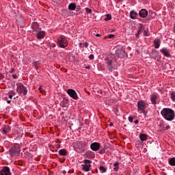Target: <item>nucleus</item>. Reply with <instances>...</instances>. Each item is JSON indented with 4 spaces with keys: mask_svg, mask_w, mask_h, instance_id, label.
I'll return each mask as SVG.
<instances>
[{
    "mask_svg": "<svg viewBox=\"0 0 175 175\" xmlns=\"http://www.w3.org/2000/svg\"><path fill=\"white\" fill-rule=\"evenodd\" d=\"M111 18V15L107 14L105 15V18H104L105 21H109Z\"/></svg>",
    "mask_w": 175,
    "mask_h": 175,
    "instance_id": "obj_30",
    "label": "nucleus"
},
{
    "mask_svg": "<svg viewBox=\"0 0 175 175\" xmlns=\"http://www.w3.org/2000/svg\"><path fill=\"white\" fill-rule=\"evenodd\" d=\"M114 36H116L114 34H109L108 36V37L105 36V39H113V38H114Z\"/></svg>",
    "mask_w": 175,
    "mask_h": 175,
    "instance_id": "obj_35",
    "label": "nucleus"
},
{
    "mask_svg": "<svg viewBox=\"0 0 175 175\" xmlns=\"http://www.w3.org/2000/svg\"><path fill=\"white\" fill-rule=\"evenodd\" d=\"M12 77H13V79H18V76H17V75H12Z\"/></svg>",
    "mask_w": 175,
    "mask_h": 175,
    "instance_id": "obj_43",
    "label": "nucleus"
},
{
    "mask_svg": "<svg viewBox=\"0 0 175 175\" xmlns=\"http://www.w3.org/2000/svg\"><path fill=\"white\" fill-rule=\"evenodd\" d=\"M83 46L84 47H85V49H87V47H88V46H90V44L87 42L83 43Z\"/></svg>",
    "mask_w": 175,
    "mask_h": 175,
    "instance_id": "obj_37",
    "label": "nucleus"
},
{
    "mask_svg": "<svg viewBox=\"0 0 175 175\" xmlns=\"http://www.w3.org/2000/svg\"><path fill=\"white\" fill-rule=\"evenodd\" d=\"M99 170H100V172H102L103 173H106V172H107V168L105 167V166L101 165L99 167Z\"/></svg>",
    "mask_w": 175,
    "mask_h": 175,
    "instance_id": "obj_28",
    "label": "nucleus"
},
{
    "mask_svg": "<svg viewBox=\"0 0 175 175\" xmlns=\"http://www.w3.org/2000/svg\"><path fill=\"white\" fill-rule=\"evenodd\" d=\"M139 139L141 142H146L148 137H147V134L141 133L139 134Z\"/></svg>",
    "mask_w": 175,
    "mask_h": 175,
    "instance_id": "obj_23",
    "label": "nucleus"
},
{
    "mask_svg": "<svg viewBox=\"0 0 175 175\" xmlns=\"http://www.w3.org/2000/svg\"><path fill=\"white\" fill-rule=\"evenodd\" d=\"M0 175H12V172H10V168H9L8 166L3 167L1 171H0Z\"/></svg>",
    "mask_w": 175,
    "mask_h": 175,
    "instance_id": "obj_13",
    "label": "nucleus"
},
{
    "mask_svg": "<svg viewBox=\"0 0 175 175\" xmlns=\"http://www.w3.org/2000/svg\"><path fill=\"white\" fill-rule=\"evenodd\" d=\"M51 47H53V49H54L55 47V43H52V44H51Z\"/></svg>",
    "mask_w": 175,
    "mask_h": 175,
    "instance_id": "obj_42",
    "label": "nucleus"
},
{
    "mask_svg": "<svg viewBox=\"0 0 175 175\" xmlns=\"http://www.w3.org/2000/svg\"><path fill=\"white\" fill-rule=\"evenodd\" d=\"M137 107H138V111H142V113H146V109L147 108V106L146 105V103H144V100H139L137 102Z\"/></svg>",
    "mask_w": 175,
    "mask_h": 175,
    "instance_id": "obj_6",
    "label": "nucleus"
},
{
    "mask_svg": "<svg viewBox=\"0 0 175 175\" xmlns=\"http://www.w3.org/2000/svg\"><path fill=\"white\" fill-rule=\"evenodd\" d=\"M144 36H148V33L147 32V31L146 30L144 31Z\"/></svg>",
    "mask_w": 175,
    "mask_h": 175,
    "instance_id": "obj_41",
    "label": "nucleus"
},
{
    "mask_svg": "<svg viewBox=\"0 0 175 175\" xmlns=\"http://www.w3.org/2000/svg\"><path fill=\"white\" fill-rule=\"evenodd\" d=\"M89 58L90 59H94V58H95V56L93 54H91V55H89Z\"/></svg>",
    "mask_w": 175,
    "mask_h": 175,
    "instance_id": "obj_39",
    "label": "nucleus"
},
{
    "mask_svg": "<svg viewBox=\"0 0 175 175\" xmlns=\"http://www.w3.org/2000/svg\"><path fill=\"white\" fill-rule=\"evenodd\" d=\"M69 10H76V3H71L68 5Z\"/></svg>",
    "mask_w": 175,
    "mask_h": 175,
    "instance_id": "obj_25",
    "label": "nucleus"
},
{
    "mask_svg": "<svg viewBox=\"0 0 175 175\" xmlns=\"http://www.w3.org/2000/svg\"><path fill=\"white\" fill-rule=\"evenodd\" d=\"M21 152V148L20 146V144H15L9 150L10 155H11V157L12 158H14V157H20Z\"/></svg>",
    "mask_w": 175,
    "mask_h": 175,
    "instance_id": "obj_2",
    "label": "nucleus"
},
{
    "mask_svg": "<svg viewBox=\"0 0 175 175\" xmlns=\"http://www.w3.org/2000/svg\"><path fill=\"white\" fill-rule=\"evenodd\" d=\"M85 12H86V13L88 14H92V10H91V9H90V8H85Z\"/></svg>",
    "mask_w": 175,
    "mask_h": 175,
    "instance_id": "obj_31",
    "label": "nucleus"
},
{
    "mask_svg": "<svg viewBox=\"0 0 175 175\" xmlns=\"http://www.w3.org/2000/svg\"><path fill=\"white\" fill-rule=\"evenodd\" d=\"M8 98H9L10 99H12V98H13V96H12V94H9Z\"/></svg>",
    "mask_w": 175,
    "mask_h": 175,
    "instance_id": "obj_48",
    "label": "nucleus"
},
{
    "mask_svg": "<svg viewBox=\"0 0 175 175\" xmlns=\"http://www.w3.org/2000/svg\"><path fill=\"white\" fill-rule=\"evenodd\" d=\"M109 102H110V101H106V103H109Z\"/></svg>",
    "mask_w": 175,
    "mask_h": 175,
    "instance_id": "obj_56",
    "label": "nucleus"
},
{
    "mask_svg": "<svg viewBox=\"0 0 175 175\" xmlns=\"http://www.w3.org/2000/svg\"><path fill=\"white\" fill-rule=\"evenodd\" d=\"M96 36H97V38H99V37H100V34L96 33Z\"/></svg>",
    "mask_w": 175,
    "mask_h": 175,
    "instance_id": "obj_49",
    "label": "nucleus"
},
{
    "mask_svg": "<svg viewBox=\"0 0 175 175\" xmlns=\"http://www.w3.org/2000/svg\"><path fill=\"white\" fill-rule=\"evenodd\" d=\"M57 44L61 49H65V47H68V40L65 38L59 37L57 38Z\"/></svg>",
    "mask_w": 175,
    "mask_h": 175,
    "instance_id": "obj_4",
    "label": "nucleus"
},
{
    "mask_svg": "<svg viewBox=\"0 0 175 175\" xmlns=\"http://www.w3.org/2000/svg\"><path fill=\"white\" fill-rule=\"evenodd\" d=\"M168 163L169 165H170V166H175V157L170 159L168 161Z\"/></svg>",
    "mask_w": 175,
    "mask_h": 175,
    "instance_id": "obj_26",
    "label": "nucleus"
},
{
    "mask_svg": "<svg viewBox=\"0 0 175 175\" xmlns=\"http://www.w3.org/2000/svg\"><path fill=\"white\" fill-rule=\"evenodd\" d=\"M90 148L92 151H98L100 148V144L98 142H94L90 145Z\"/></svg>",
    "mask_w": 175,
    "mask_h": 175,
    "instance_id": "obj_17",
    "label": "nucleus"
},
{
    "mask_svg": "<svg viewBox=\"0 0 175 175\" xmlns=\"http://www.w3.org/2000/svg\"><path fill=\"white\" fill-rule=\"evenodd\" d=\"M14 72V68H12L10 70V73H13Z\"/></svg>",
    "mask_w": 175,
    "mask_h": 175,
    "instance_id": "obj_45",
    "label": "nucleus"
},
{
    "mask_svg": "<svg viewBox=\"0 0 175 175\" xmlns=\"http://www.w3.org/2000/svg\"><path fill=\"white\" fill-rule=\"evenodd\" d=\"M159 100V94L158 93H153L150 95V102L152 105H157Z\"/></svg>",
    "mask_w": 175,
    "mask_h": 175,
    "instance_id": "obj_10",
    "label": "nucleus"
},
{
    "mask_svg": "<svg viewBox=\"0 0 175 175\" xmlns=\"http://www.w3.org/2000/svg\"><path fill=\"white\" fill-rule=\"evenodd\" d=\"M76 146L79 150H82V151H85V148L88 147V142L78 141L76 142Z\"/></svg>",
    "mask_w": 175,
    "mask_h": 175,
    "instance_id": "obj_7",
    "label": "nucleus"
},
{
    "mask_svg": "<svg viewBox=\"0 0 175 175\" xmlns=\"http://www.w3.org/2000/svg\"><path fill=\"white\" fill-rule=\"evenodd\" d=\"M116 57H118V58H124L125 57L126 53L125 51L124 50V48H119L116 49V51L115 53Z\"/></svg>",
    "mask_w": 175,
    "mask_h": 175,
    "instance_id": "obj_9",
    "label": "nucleus"
},
{
    "mask_svg": "<svg viewBox=\"0 0 175 175\" xmlns=\"http://www.w3.org/2000/svg\"><path fill=\"white\" fill-rule=\"evenodd\" d=\"M130 18L132 20H136L137 18V12L135 10H131L129 15Z\"/></svg>",
    "mask_w": 175,
    "mask_h": 175,
    "instance_id": "obj_19",
    "label": "nucleus"
},
{
    "mask_svg": "<svg viewBox=\"0 0 175 175\" xmlns=\"http://www.w3.org/2000/svg\"><path fill=\"white\" fill-rule=\"evenodd\" d=\"M90 68H91V67H90V66H86V67H85V69H90Z\"/></svg>",
    "mask_w": 175,
    "mask_h": 175,
    "instance_id": "obj_51",
    "label": "nucleus"
},
{
    "mask_svg": "<svg viewBox=\"0 0 175 175\" xmlns=\"http://www.w3.org/2000/svg\"><path fill=\"white\" fill-rule=\"evenodd\" d=\"M83 162L85 164L81 165L82 170H83V172H90L91 168V163H92V161H91V160L85 159Z\"/></svg>",
    "mask_w": 175,
    "mask_h": 175,
    "instance_id": "obj_5",
    "label": "nucleus"
},
{
    "mask_svg": "<svg viewBox=\"0 0 175 175\" xmlns=\"http://www.w3.org/2000/svg\"><path fill=\"white\" fill-rule=\"evenodd\" d=\"M66 102H68V100H63L61 102V104L62 105V107H66V105H65V103H66Z\"/></svg>",
    "mask_w": 175,
    "mask_h": 175,
    "instance_id": "obj_33",
    "label": "nucleus"
},
{
    "mask_svg": "<svg viewBox=\"0 0 175 175\" xmlns=\"http://www.w3.org/2000/svg\"><path fill=\"white\" fill-rule=\"evenodd\" d=\"M174 33H175V29H174Z\"/></svg>",
    "mask_w": 175,
    "mask_h": 175,
    "instance_id": "obj_58",
    "label": "nucleus"
},
{
    "mask_svg": "<svg viewBox=\"0 0 175 175\" xmlns=\"http://www.w3.org/2000/svg\"><path fill=\"white\" fill-rule=\"evenodd\" d=\"M10 102H11V100H8V101H7V103H8V104H9V103H10Z\"/></svg>",
    "mask_w": 175,
    "mask_h": 175,
    "instance_id": "obj_53",
    "label": "nucleus"
},
{
    "mask_svg": "<svg viewBox=\"0 0 175 175\" xmlns=\"http://www.w3.org/2000/svg\"><path fill=\"white\" fill-rule=\"evenodd\" d=\"M2 132L3 135H8V132H10V126L5 125L3 128H2Z\"/></svg>",
    "mask_w": 175,
    "mask_h": 175,
    "instance_id": "obj_21",
    "label": "nucleus"
},
{
    "mask_svg": "<svg viewBox=\"0 0 175 175\" xmlns=\"http://www.w3.org/2000/svg\"><path fill=\"white\" fill-rule=\"evenodd\" d=\"M120 163L118 161H116L114 164H113V170L115 172H118V169H120Z\"/></svg>",
    "mask_w": 175,
    "mask_h": 175,
    "instance_id": "obj_24",
    "label": "nucleus"
},
{
    "mask_svg": "<svg viewBox=\"0 0 175 175\" xmlns=\"http://www.w3.org/2000/svg\"><path fill=\"white\" fill-rule=\"evenodd\" d=\"M150 57L152 59H157V58H161V55H159V51L157 50H152V52L149 54Z\"/></svg>",
    "mask_w": 175,
    "mask_h": 175,
    "instance_id": "obj_12",
    "label": "nucleus"
},
{
    "mask_svg": "<svg viewBox=\"0 0 175 175\" xmlns=\"http://www.w3.org/2000/svg\"><path fill=\"white\" fill-rule=\"evenodd\" d=\"M161 114L166 121H174L175 118V111L171 108H163L161 111Z\"/></svg>",
    "mask_w": 175,
    "mask_h": 175,
    "instance_id": "obj_1",
    "label": "nucleus"
},
{
    "mask_svg": "<svg viewBox=\"0 0 175 175\" xmlns=\"http://www.w3.org/2000/svg\"><path fill=\"white\" fill-rule=\"evenodd\" d=\"M3 79H5V75H3L2 73H0V80H2Z\"/></svg>",
    "mask_w": 175,
    "mask_h": 175,
    "instance_id": "obj_40",
    "label": "nucleus"
},
{
    "mask_svg": "<svg viewBox=\"0 0 175 175\" xmlns=\"http://www.w3.org/2000/svg\"><path fill=\"white\" fill-rule=\"evenodd\" d=\"M119 2H121V1H122V0H118Z\"/></svg>",
    "mask_w": 175,
    "mask_h": 175,
    "instance_id": "obj_55",
    "label": "nucleus"
},
{
    "mask_svg": "<svg viewBox=\"0 0 175 175\" xmlns=\"http://www.w3.org/2000/svg\"><path fill=\"white\" fill-rule=\"evenodd\" d=\"M8 95H16V92H14V90H11L8 92Z\"/></svg>",
    "mask_w": 175,
    "mask_h": 175,
    "instance_id": "obj_36",
    "label": "nucleus"
},
{
    "mask_svg": "<svg viewBox=\"0 0 175 175\" xmlns=\"http://www.w3.org/2000/svg\"><path fill=\"white\" fill-rule=\"evenodd\" d=\"M160 52L164 55V57H167V58H170V57H172V55L170 54V50H169L166 47L160 49Z\"/></svg>",
    "mask_w": 175,
    "mask_h": 175,
    "instance_id": "obj_11",
    "label": "nucleus"
},
{
    "mask_svg": "<svg viewBox=\"0 0 175 175\" xmlns=\"http://www.w3.org/2000/svg\"><path fill=\"white\" fill-rule=\"evenodd\" d=\"M35 69H36V70H38V69H39V65H40V62L38 61L34 62L32 63Z\"/></svg>",
    "mask_w": 175,
    "mask_h": 175,
    "instance_id": "obj_27",
    "label": "nucleus"
},
{
    "mask_svg": "<svg viewBox=\"0 0 175 175\" xmlns=\"http://www.w3.org/2000/svg\"><path fill=\"white\" fill-rule=\"evenodd\" d=\"M105 151H106V148H103L101 150H99L98 154H105Z\"/></svg>",
    "mask_w": 175,
    "mask_h": 175,
    "instance_id": "obj_32",
    "label": "nucleus"
},
{
    "mask_svg": "<svg viewBox=\"0 0 175 175\" xmlns=\"http://www.w3.org/2000/svg\"><path fill=\"white\" fill-rule=\"evenodd\" d=\"M83 44L81 43V42H79V47H81V45H82Z\"/></svg>",
    "mask_w": 175,
    "mask_h": 175,
    "instance_id": "obj_52",
    "label": "nucleus"
},
{
    "mask_svg": "<svg viewBox=\"0 0 175 175\" xmlns=\"http://www.w3.org/2000/svg\"><path fill=\"white\" fill-rule=\"evenodd\" d=\"M129 122H133V116H129Z\"/></svg>",
    "mask_w": 175,
    "mask_h": 175,
    "instance_id": "obj_38",
    "label": "nucleus"
},
{
    "mask_svg": "<svg viewBox=\"0 0 175 175\" xmlns=\"http://www.w3.org/2000/svg\"><path fill=\"white\" fill-rule=\"evenodd\" d=\"M31 29L33 30V33H36V32H39L41 28L39 27V23L37 22H33L31 25Z\"/></svg>",
    "mask_w": 175,
    "mask_h": 175,
    "instance_id": "obj_15",
    "label": "nucleus"
},
{
    "mask_svg": "<svg viewBox=\"0 0 175 175\" xmlns=\"http://www.w3.org/2000/svg\"><path fill=\"white\" fill-rule=\"evenodd\" d=\"M142 29H143V27L142 26L140 28H139L137 33L136 34V38H137L140 35V33L142 32Z\"/></svg>",
    "mask_w": 175,
    "mask_h": 175,
    "instance_id": "obj_34",
    "label": "nucleus"
},
{
    "mask_svg": "<svg viewBox=\"0 0 175 175\" xmlns=\"http://www.w3.org/2000/svg\"><path fill=\"white\" fill-rule=\"evenodd\" d=\"M5 100H8V98H5Z\"/></svg>",
    "mask_w": 175,
    "mask_h": 175,
    "instance_id": "obj_57",
    "label": "nucleus"
},
{
    "mask_svg": "<svg viewBox=\"0 0 175 175\" xmlns=\"http://www.w3.org/2000/svg\"><path fill=\"white\" fill-rule=\"evenodd\" d=\"M139 16L142 18H146L148 16V11L146 9H142L139 12Z\"/></svg>",
    "mask_w": 175,
    "mask_h": 175,
    "instance_id": "obj_18",
    "label": "nucleus"
},
{
    "mask_svg": "<svg viewBox=\"0 0 175 175\" xmlns=\"http://www.w3.org/2000/svg\"><path fill=\"white\" fill-rule=\"evenodd\" d=\"M109 126H113V123H110V124H109Z\"/></svg>",
    "mask_w": 175,
    "mask_h": 175,
    "instance_id": "obj_54",
    "label": "nucleus"
},
{
    "mask_svg": "<svg viewBox=\"0 0 175 175\" xmlns=\"http://www.w3.org/2000/svg\"><path fill=\"white\" fill-rule=\"evenodd\" d=\"M16 92H18L19 96L23 95L24 96H25V95L28 94V89H27V87H25L24 84L21 83L18 85L16 88Z\"/></svg>",
    "mask_w": 175,
    "mask_h": 175,
    "instance_id": "obj_3",
    "label": "nucleus"
},
{
    "mask_svg": "<svg viewBox=\"0 0 175 175\" xmlns=\"http://www.w3.org/2000/svg\"><path fill=\"white\" fill-rule=\"evenodd\" d=\"M59 155H62V157H66V155H68V150H66V149H65V148L60 149L59 150Z\"/></svg>",
    "mask_w": 175,
    "mask_h": 175,
    "instance_id": "obj_22",
    "label": "nucleus"
},
{
    "mask_svg": "<svg viewBox=\"0 0 175 175\" xmlns=\"http://www.w3.org/2000/svg\"><path fill=\"white\" fill-rule=\"evenodd\" d=\"M38 90H40V92H43V90H42V85L39 87Z\"/></svg>",
    "mask_w": 175,
    "mask_h": 175,
    "instance_id": "obj_47",
    "label": "nucleus"
},
{
    "mask_svg": "<svg viewBox=\"0 0 175 175\" xmlns=\"http://www.w3.org/2000/svg\"><path fill=\"white\" fill-rule=\"evenodd\" d=\"M153 43H154V49H159L161 46V39L159 38L154 39Z\"/></svg>",
    "mask_w": 175,
    "mask_h": 175,
    "instance_id": "obj_20",
    "label": "nucleus"
},
{
    "mask_svg": "<svg viewBox=\"0 0 175 175\" xmlns=\"http://www.w3.org/2000/svg\"><path fill=\"white\" fill-rule=\"evenodd\" d=\"M105 64L107 66V69L109 70H111L113 69V60L110 58H106L105 59Z\"/></svg>",
    "mask_w": 175,
    "mask_h": 175,
    "instance_id": "obj_16",
    "label": "nucleus"
},
{
    "mask_svg": "<svg viewBox=\"0 0 175 175\" xmlns=\"http://www.w3.org/2000/svg\"><path fill=\"white\" fill-rule=\"evenodd\" d=\"M171 99L172 102H175V92L172 91L171 92Z\"/></svg>",
    "mask_w": 175,
    "mask_h": 175,
    "instance_id": "obj_29",
    "label": "nucleus"
},
{
    "mask_svg": "<svg viewBox=\"0 0 175 175\" xmlns=\"http://www.w3.org/2000/svg\"><path fill=\"white\" fill-rule=\"evenodd\" d=\"M36 35L37 39L39 40L42 39H44V36H46V31H38V32L34 33Z\"/></svg>",
    "mask_w": 175,
    "mask_h": 175,
    "instance_id": "obj_14",
    "label": "nucleus"
},
{
    "mask_svg": "<svg viewBox=\"0 0 175 175\" xmlns=\"http://www.w3.org/2000/svg\"><path fill=\"white\" fill-rule=\"evenodd\" d=\"M134 124H135L136 125H137V124H139V120H136L134 121Z\"/></svg>",
    "mask_w": 175,
    "mask_h": 175,
    "instance_id": "obj_46",
    "label": "nucleus"
},
{
    "mask_svg": "<svg viewBox=\"0 0 175 175\" xmlns=\"http://www.w3.org/2000/svg\"><path fill=\"white\" fill-rule=\"evenodd\" d=\"M67 94L70 98H72L75 100H77V99H79V96H77V93L73 89H68L67 90Z\"/></svg>",
    "mask_w": 175,
    "mask_h": 175,
    "instance_id": "obj_8",
    "label": "nucleus"
},
{
    "mask_svg": "<svg viewBox=\"0 0 175 175\" xmlns=\"http://www.w3.org/2000/svg\"><path fill=\"white\" fill-rule=\"evenodd\" d=\"M167 129H170V126L167 125L165 129H164V131H167Z\"/></svg>",
    "mask_w": 175,
    "mask_h": 175,
    "instance_id": "obj_44",
    "label": "nucleus"
},
{
    "mask_svg": "<svg viewBox=\"0 0 175 175\" xmlns=\"http://www.w3.org/2000/svg\"><path fill=\"white\" fill-rule=\"evenodd\" d=\"M62 173H63V174H66V171L63 170V171H62Z\"/></svg>",
    "mask_w": 175,
    "mask_h": 175,
    "instance_id": "obj_50",
    "label": "nucleus"
}]
</instances>
